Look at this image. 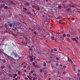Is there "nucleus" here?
I'll use <instances>...</instances> for the list:
<instances>
[{"label": "nucleus", "mask_w": 80, "mask_h": 80, "mask_svg": "<svg viewBox=\"0 0 80 80\" xmlns=\"http://www.w3.org/2000/svg\"><path fill=\"white\" fill-rule=\"evenodd\" d=\"M21 32H22L21 30H18L16 28L13 27L12 29L10 31V32L12 35H17L18 33H19Z\"/></svg>", "instance_id": "obj_1"}, {"label": "nucleus", "mask_w": 80, "mask_h": 80, "mask_svg": "<svg viewBox=\"0 0 80 80\" xmlns=\"http://www.w3.org/2000/svg\"><path fill=\"white\" fill-rule=\"evenodd\" d=\"M12 24L14 25V26H15L17 28H18L19 30H23V29L22 28L21 26H20V25L18 22H14L12 23Z\"/></svg>", "instance_id": "obj_2"}, {"label": "nucleus", "mask_w": 80, "mask_h": 80, "mask_svg": "<svg viewBox=\"0 0 80 80\" xmlns=\"http://www.w3.org/2000/svg\"><path fill=\"white\" fill-rule=\"evenodd\" d=\"M5 25L6 28H7V29H8V28H9V27H12L13 25L11 23H8V24H7V25L5 24Z\"/></svg>", "instance_id": "obj_3"}, {"label": "nucleus", "mask_w": 80, "mask_h": 80, "mask_svg": "<svg viewBox=\"0 0 80 80\" xmlns=\"http://www.w3.org/2000/svg\"><path fill=\"white\" fill-rule=\"evenodd\" d=\"M52 12H53L54 13H52L51 14H52L53 15H55V13L57 12V9L55 8H53L52 9Z\"/></svg>", "instance_id": "obj_4"}, {"label": "nucleus", "mask_w": 80, "mask_h": 80, "mask_svg": "<svg viewBox=\"0 0 80 80\" xmlns=\"http://www.w3.org/2000/svg\"><path fill=\"white\" fill-rule=\"evenodd\" d=\"M12 53H13V55H15V58H18L17 60H18V59H19V56H18V54L17 53H15L14 52H13Z\"/></svg>", "instance_id": "obj_5"}, {"label": "nucleus", "mask_w": 80, "mask_h": 80, "mask_svg": "<svg viewBox=\"0 0 80 80\" xmlns=\"http://www.w3.org/2000/svg\"><path fill=\"white\" fill-rule=\"evenodd\" d=\"M36 28L37 30H38L39 32H42V28H39L38 26H37L36 27Z\"/></svg>", "instance_id": "obj_6"}, {"label": "nucleus", "mask_w": 80, "mask_h": 80, "mask_svg": "<svg viewBox=\"0 0 80 80\" xmlns=\"http://www.w3.org/2000/svg\"><path fill=\"white\" fill-rule=\"evenodd\" d=\"M72 40H73L74 41H75L76 43H79L78 41V40H76V38H72Z\"/></svg>", "instance_id": "obj_7"}, {"label": "nucleus", "mask_w": 80, "mask_h": 80, "mask_svg": "<svg viewBox=\"0 0 80 80\" xmlns=\"http://www.w3.org/2000/svg\"><path fill=\"white\" fill-rule=\"evenodd\" d=\"M67 11H68V12H71V8H69L68 9H66Z\"/></svg>", "instance_id": "obj_8"}, {"label": "nucleus", "mask_w": 80, "mask_h": 80, "mask_svg": "<svg viewBox=\"0 0 80 80\" xmlns=\"http://www.w3.org/2000/svg\"><path fill=\"white\" fill-rule=\"evenodd\" d=\"M24 38L26 41H27V40H29V38L28 37H24Z\"/></svg>", "instance_id": "obj_9"}, {"label": "nucleus", "mask_w": 80, "mask_h": 80, "mask_svg": "<svg viewBox=\"0 0 80 80\" xmlns=\"http://www.w3.org/2000/svg\"><path fill=\"white\" fill-rule=\"evenodd\" d=\"M43 66V67H47V66L46 65V62H44Z\"/></svg>", "instance_id": "obj_10"}, {"label": "nucleus", "mask_w": 80, "mask_h": 80, "mask_svg": "<svg viewBox=\"0 0 80 80\" xmlns=\"http://www.w3.org/2000/svg\"><path fill=\"white\" fill-rule=\"evenodd\" d=\"M26 45H29V44H30V42L27 41L26 42V43H25Z\"/></svg>", "instance_id": "obj_11"}, {"label": "nucleus", "mask_w": 80, "mask_h": 80, "mask_svg": "<svg viewBox=\"0 0 80 80\" xmlns=\"http://www.w3.org/2000/svg\"><path fill=\"white\" fill-rule=\"evenodd\" d=\"M37 1L39 3H41L42 2V1H41V0H37Z\"/></svg>", "instance_id": "obj_12"}, {"label": "nucleus", "mask_w": 80, "mask_h": 80, "mask_svg": "<svg viewBox=\"0 0 80 80\" xmlns=\"http://www.w3.org/2000/svg\"><path fill=\"white\" fill-rule=\"evenodd\" d=\"M6 56L7 57V58H8V59H10V58H12L10 56H9L8 55H7V54L6 55Z\"/></svg>", "instance_id": "obj_13"}, {"label": "nucleus", "mask_w": 80, "mask_h": 80, "mask_svg": "<svg viewBox=\"0 0 80 80\" xmlns=\"http://www.w3.org/2000/svg\"><path fill=\"white\" fill-rule=\"evenodd\" d=\"M56 56L54 54L52 55V58H55Z\"/></svg>", "instance_id": "obj_14"}, {"label": "nucleus", "mask_w": 80, "mask_h": 80, "mask_svg": "<svg viewBox=\"0 0 80 80\" xmlns=\"http://www.w3.org/2000/svg\"><path fill=\"white\" fill-rule=\"evenodd\" d=\"M25 5H26V6H30V4L27 2H26V3Z\"/></svg>", "instance_id": "obj_15"}, {"label": "nucleus", "mask_w": 80, "mask_h": 80, "mask_svg": "<svg viewBox=\"0 0 80 80\" xmlns=\"http://www.w3.org/2000/svg\"><path fill=\"white\" fill-rule=\"evenodd\" d=\"M44 23L46 25H48V22H45Z\"/></svg>", "instance_id": "obj_16"}, {"label": "nucleus", "mask_w": 80, "mask_h": 80, "mask_svg": "<svg viewBox=\"0 0 80 80\" xmlns=\"http://www.w3.org/2000/svg\"><path fill=\"white\" fill-rule=\"evenodd\" d=\"M43 10L41 8V10L40 11V12H41V13H43Z\"/></svg>", "instance_id": "obj_17"}, {"label": "nucleus", "mask_w": 80, "mask_h": 80, "mask_svg": "<svg viewBox=\"0 0 80 80\" xmlns=\"http://www.w3.org/2000/svg\"><path fill=\"white\" fill-rule=\"evenodd\" d=\"M47 56L48 57H50V56H51V54L48 53V55H47Z\"/></svg>", "instance_id": "obj_18"}, {"label": "nucleus", "mask_w": 80, "mask_h": 80, "mask_svg": "<svg viewBox=\"0 0 80 80\" xmlns=\"http://www.w3.org/2000/svg\"><path fill=\"white\" fill-rule=\"evenodd\" d=\"M4 9H5V10L7 9V8H8V6H5V7H4Z\"/></svg>", "instance_id": "obj_19"}, {"label": "nucleus", "mask_w": 80, "mask_h": 80, "mask_svg": "<svg viewBox=\"0 0 80 80\" xmlns=\"http://www.w3.org/2000/svg\"><path fill=\"white\" fill-rule=\"evenodd\" d=\"M5 68V66H2L0 67L1 68H2V69H3L4 68Z\"/></svg>", "instance_id": "obj_20"}, {"label": "nucleus", "mask_w": 80, "mask_h": 80, "mask_svg": "<svg viewBox=\"0 0 80 80\" xmlns=\"http://www.w3.org/2000/svg\"><path fill=\"white\" fill-rule=\"evenodd\" d=\"M9 76L10 77H12V75L11 74H9Z\"/></svg>", "instance_id": "obj_21"}, {"label": "nucleus", "mask_w": 80, "mask_h": 80, "mask_svg": "<svg viewBox=\"0 0 80 80\" xmlns=\"http://www.w3.org/2000/svg\"><path fill=\"white\" fill-rule=\"evenodd\" d=\"M0 53L2 54L3 53V52L2 51V49H0Z\"/></svg>", "instance_id": "obj_22"}, {"label": "nucleus", "mask_w": 80, "mask_h": 80, "mask_svg": "<svg viewBox=\"0 0 80 80\" xmlns=\"http://www.w3.org/2000/svg\"><path fill=\"white\" fill-rule=\"evenodd\" d=\"M67 37H70V35L69 34H67Z\"/></svg>", "instance_id": "obj_23"}, {"label": "nucleus", "mask_w": 80, "mask_h": 80, "mask_svg": "<svg viewBox=\"0 0 80 80\" xmlns=\"http://www.w3.org/2000/svg\"><path fill=\"white\" fill-rule=\"evenodd\" d=\"M62 18V17L60 16L58 18V19H60V18Z\"/></svg>", "instance_id": "obj_24"}, {"label": "nucleus", "mask_w": 80, "mask_h": 80, "mask_svg": "<svg viewBox=\"0 0 80 80\" xmlns=\"http://www.w3.org/2000/svg\"><path fill=\"white\" fill-rule=\"evenodd\" d=\"M32 7L33 8H35V6L34 5H32Z\"/></svg>", "instance_id": "obj_25"}, {"label": "nucleus", "mask_w": 80, "mask_h": 80, "mask_svg": "<svg viewBox=\"0 0 80 80\" xmlns=\"http://www.w3.org/2000/svg\"><path fill=\"white\" fill-rule=\"evenodd\" d=\"M67 78L68 80H71V78H70L69 77H67Z\"/></svg>", "instance_id": "obj_26"}, {"label": "nucleus", "mask_w": 80, "mask_h": 80, "mask_svg": "<svg viewBox=\"0 0 80 80\" xmlns=\"http://www.w3.org/2000/svg\"><path fill=\"white\" fill-rule=\"evenodd\" d=\"M37 10H38V11H39V10H40V8H39V7H38Z\"/></svg>", "instance_id": "obj_27"}, {"label": "nucleus", "mask_w": 80, "mask_h": 80, "mask_svg": "<svg viewBox=\"0 0 80 80\" xmlns=\"http://www.w3.org/2000/svg\"><path fill=\"white\" fill-rule=\"evenodd\" d=\"M54 51L55 52H57V49L55 48L54 49Z\"/></svg>", "instance_id": "obj_28"}, {"label": "nucleus", "mask_w": 80, "mask_h": 80, "mask_svg": "<svg viewBox=\"0 0 80 80\" xmlns=\"http://www.w3.org/2000/svg\"><path fill=\"white\" fill-rule=\"evenodd\" d=\"M27 13L28 15H31V12H28Z\"/></svg>", "instance_id": "obj_29"}, {"label": "nucleus", "mask_w": 80, "mask_h": 80, "mask_svg": "<svg viewBox=\"0 0 80 80\" xmlns=\"http://www.w3.org/2000/svg\"><path fill=\"white\" fill-rule=\"evenodd\" d=\"M30 61H31V62H33V58H32L31 59Z\"/></svg>", "instance_id": "obj_30"}, {"label": "nucleus", "mask_w": 80, "mask_h": 80, "mask_svg": "<svg viewBox=\"0 0 80 80\" xmlns=\"http://www.w3.org/2000/svg\"><path fill=\"white\" fill-rule=\"evenodd\" d=\"M56 60H59V58L58 57H56Z\"/></svg>", "instance_id": "obj_31"}, {"label": "nucleus", "mask_w": 80, "mask_h": 80, "mask_svg": "<svg viewBox=\"0 0 80 80\" xmlns=\"http://www.w3.org/2000/svg\"><path fill=\"white\" fill-rule=\"evenodd\" d=\"M2 62H3V63H5V62H6V61L5 60H3L2 61Z\"/></svg>", "instance_id": "obj_32"}, {"label": "nucleus", "mask_w": 80, "mask_h": 80, "mask_svg": "<svg viewBox=\"0 0 80 80\" xmlns=\"http://www.w3.org/2000/svg\"><path fill=\"white\" fill-rule=\"evenodd\" d=\"M51 40H54V37H52V38Z\"/></svg>", "instance_id": "obj_33"}, {"label": "nucleus", "mask_w": 80, "mask_h": 80, "mask_svg": "<svg viewBox=\"0 0 80 80\" xmlns=\"http://www.w3.org/2000/svg\"><path fill=\"white\" fill-rule=\"evenodd\" d=\"M29 58H30L31 59L32 58V57H33V56H29Z\"/></svg>", "instance_id": "obj_34"}, {"label": "nucleus", "mask_w": 80, "mask_h": 80, "mask_svg": "<svg viewBox=\"0 0 80 80\" xmlns=\"http://www.w3.org/2000/svg\"><path fill=\"white\" fill-rule=\"evenodd\" d=\"M23 9L24 10H27V9L26 8H23Z\"/></svg>", "instance_id": "obj_35"}, {"label": "nucleus", "mask_w": 80, "mask_h": 80, "mask_svg": "<svg viewBox=\"0 0 80 80\" xmlns=\"http://www.w3.org/2000/svg\"><path fill=\"white\" fill-rule=\"evenodd\" d=\"M60 40H63V38H62V37H60Z\"/></svg>", "instance_id": "obj_36"}, {"label": "nucleus", "mask_w": 80, "mask_h": 80, "mask_svg": "<svg viewBox=\"0 0 80 80\" xmlns=\"http://www.w3.org/2000/svg\"><path fill=\"white\" fill-rule=\"evenodd\" d=\"M63 68H67V66H63Z\"/></svg>", "instance_id": "obj_37"}, {"label": "nucleus", "mask_w": 80, "mask_h": 80, "mask_svg": "<svg viewBox=\"0 0 80 80\" xmlns=\"http://www.w3.org/2000/svg\"><path fill=\"white\" fill-rule=\"evenodd\" d=\"M32 65L33 66H35V63L34 62H33Z\"/></svg>", "instance_id": "obj_38"}, {"label": "nucleus", "mask_w": 80, "mask_h": 80, "mask_svg": "<svg viewBox=\"0 0 80 80\" xmlns=\"http://www.w3.org/2000/svg\"><path fill=\"white\" fill-rule=\"evenodd\" d=\"M57 73L58 74V75H59V73H60V72L58 71H57Z\"/></svg>", "instance_id": "obj_39"}, {"label": "nucleus", "mask_w": 80, "mask_h": 80, "mask_svg": "<svg viewBox=\"0 0 80 80\" xmlns=\"http://www.w3.org/2000/svg\"><path fill=\"white\" fill-rule=\"evenodd\" d=\"M12 5H16V4L14 2H12Z\"/></svg>", "instance_id": "obj_40"}, {"label": "nucleus", "mask_w": 80, "mask_h": 80, "mask_svg": "<svg viewBox=\"0 0 80 80\" xmlns=\"http://www.w3.org/2000/svg\"><path fill=\"white\" fill-rule=\"evenodd\" d=\"M34 35H37V32H34Z\"/></svg>", "instance_id": "obj_41"}, {"label": "nucleus", "mask_w": 80, "mask_h": 80, "mask_svg": "<svg viewBox=\"0 0 80 80\" xmlns=\"http://www.w3.org/2000/svg\"><path fill=\"white\" fill-rule=\"evenodd\" d=\"M63 37H66V35H65V34H63Z\"/></svg>", "instance_id": "obj_42"}, {"label": "nucleus", "mask_w": 80, "mask_h": 80, "mask_svg": "<svg viewBox=\"0 0 80 80\" xmlns=\"http://www.w3.org/2000/svg\"><path fill=\"white\" fill-rule=\"evenodd\" d=\"M48 63H51V61L50 60H49V61H48Z\"/></svg>", "instance_id": "obj_43"}, {"label": "nucleus", "mask_w": 80, "mask_h": 80, "mask_svg": "<svg viewBox=\"0 0 80 80\" xmlns=\"http://www.w3.org/2000/svg\"><path fill=\"white\" fill-rule=\"evenodd\" d=\"M73 70V71H74V72H75V71H76V69L75 68H74Z\"/></svg>", "instance_id": "obj_44"}, {"label": "nucleus", "mask_w": 80, "mask_h": 80, "mask_svg": "<svg viewBox=\"0 0 80 80\" xmlns=\"http://www.w3.org/2000/svg\"><path fill=\"white\" fill-rule=\"evenodd\" d=\"M58 8H62V6H59Z\"/></svg>", "instance_id": "obj_45"}, {"label": "nucleus", "mask_w": 80, "mask_h": 80, "mask_svg": "<svg viewBox=\"0 0 80 80\" xmlns=\"http://www.w3.org/2000/svg\"><path fill=\"white\" fill-rule=\"evenodd\" d=\"M33 76H35L36 75V74H35V73H33Z\"/></svg>", "instance_id": "obj_46"}, {"label": "nucleus", "mask_w": 80, "mask_h": 80, "mask_svg": "<svg viewBox=\"0 0 80 80\" xmlns=\"http://www.w3.org/2000/svg\"><path fill=\"white\" fill-rule=\"evenodd\" d=\"M2 31H0V35H2Z\"/></svg>", "instance_id": "obj_47"}, {"label": "nucleus", "mask_w": 80, "mask_h": 80, "mask_svg": "<svg viewBox=\"0 0 80 80\" xmlns=\"http://www.w3.org/2000/svg\"><path fill=\"white\" fill-rule=\"evenodd\" d=\"M27 77H28V78H29V79H30V78L29 76L27 75Z\"/></svg>", "instance_id": "obj_48"}, {"label": "nucleus", "mask_w": 80, "mask_h": 80, "mask_svg": "<svg viewBox=\"0 0 80 80\" xmlns=\"http://www.w3.org/2000/svg\"><path fill=\"white\" fill-rule=\"evenodd\" d=\"M61 24H63V25H65V22H63V23H61Z\"/></svg>", "instance_id": "obj_49"}, {"label": "nucleus", "mask_w": 80, "mask_h": 80, "mask_svg": "<svg viewBox=\"0 0 80 80\" xmlns=\"http://www.w3.org/2000/svg\"><path fill=\"white\" fill-rule=\"evenodd\" d=\"M23 77H25V74H23Z\"/></svg>", "instance_id": "obj_50"}, {"label": "nucleus", "mask_w": 80, "mask_h": 80, "mask_svg": "<svg viewBox=\"0 0 80 80\" xmlns=\"http://www.w3.org/2000/svg\"><path fill=\"white\" fill-rule=\"evenodd\" d=\"M23 17L24 18H26V17H27V16H25V15H24Z\"/></svg>", "instance_id": "obj_51"}, {"label": "nucleus", "mask_w": 80, "mask_h": 80, "mask_svg": "<svg viewBox=\"0 0 80 80\" xmlns=\"http://www.w3.org/2000/svg\"><path fill=\"white\" fill-rule=\"evenodd\" d=\"M65 73H67V72H63L62 73V74H65Z\"/></svg>", "instance_id": "obj_52"}, {"label": "nucleus", "mask_w": 80, "mask_h": 80, "mask_svg": "<svg viewBox=\"0 0 80 80\" xmlns=\"http://www.w3.org/2000/svg\"><path fill=\"white\" fill-rule=\"evenodd\" d=\"M32 2H35L36 0H31Z\"/></svg>", "instance_id": "obj_53"}, {"label": "nucleus", "mask_w": 80, "mask_h": 80, "mask_svg": "<svg viewBox=\"0 0 80 80\" xmlns=\"http://www.w3.org/2000/svg\"><path fill=\"white\" fill-rule=\"evenodd\" d=\"M13 78H16V77H15V76H13Z\"/></svg>", "instance_id": "obj_54"}, {"label": "nucleus", "mask_w": 80, "mask_h": 80, "mask_svg": "<svg viewBox=\"0 0 80 80\" xmlns=\"http://www.w3.org/2000/svg\"><path fill=\"white\" fill-rule=\"evenodd\" d=\"M78 71L79 73H80V70H79V69L78 70Z\"/></svg>", "instance_id": "obj_55"}, {"label": "nucleus", "mask_w": 80, "mask_h": 80, "mask_svg": "<svg viewBox=\"0 0 80 80\" xmlns=\"http://www.w3.org/2000/svg\"><path fill=\"white\" fill-rule=\"evenodd\" d=\"M25 79H26V80H28V78H27V77H25Z\"/></svg>", "instance_id": "obj_56"}, {"label": "nucleus", "mask_w": 80, "mask_h": 80, "mask_svg": "<svg viewBox=\"0 0 80 80\" xmlns=\"http://www.w3.org/2000/svg\"><path fill=\"white\" fill-rule=\"evenodd\" d=\"M41 9H45V8H44V7H42V8H41Z\"/></svg>", "instance_id": "obj_57"}, {"label": "nucleus", "mask_w": 80, "mask_h": 80, "mask_svg": "<svg viewBox=\"0 0 80 80\" xmlns=\"http://www.w3.org/2000/svg\"><path fill=\"white\" fill-rule=\"evenodd\" d=\"M14 75H15V76H16V77H17V76H18L17 74H14Z\"/></svg>", "instance_id": "obj_58"}, {"label": "nucleus", "mask_w": 80, "mask_h": 80, "mask_svg": "<svg viewBox=\"0 0 80 80\" xmlns=\"http://www.w3.org/2000/svg\"><path fill=\"white\" fill-rule=\"evenodd\" d=\"M40 72H42V69H41L40 70Z\"/></svg>", "instance_id": "obj_59"}, {"label": "nucleus", "mask_w": 80, "mask_h": 80, "mask_svg": "<svg viewBox=\"0 0 80 80\" xmlns=\"http://www.w3.org/2000/svg\"><path fill=\"white\" fill-rule=\"evenodd\" d=\"M74 78H75V80H77V77H76V76H75V77H74Z\"/></svg>", "instance_id": "obj_60"}, {"label": "nucleus", "mask_w": 80, "mask_h": 80, "mask_svg": "<svg viewBox=\"0 0 80 80\" xmlns=\"http://www.w3.org/2000/svg\"><path fill=\"white\" fill-rule=\"evenodd\" d=\"M23 68H27V66H24Z\"/></svg>", "instance_id": "obj_61"}, {"label": "nucleus", "mask_w": 80, "mask_h": 80, "mask_svg": "<svg viewBox=\"0 0 80 80\" xmlns=\"http://www.w3.org/2000/svg\"><path fill=\"white\" fill-rule=\"evenodd\" d=\"M17 78H18V79H20V77H18Z\"/></svg>", "instance_id": "obj_62"}, {"label": "nucleus", "mask_w": 80, "mask_h": 80, "mask_svg": "<svg viewBox=\"0 0 80 80\" xmlns=\"http://www.w3.org/2000/svg\"><path fill=\"white\" fill-rule=\"evenodd\" d=\"M31 73H33V71H31Z\"/></svg>", "instance_id": "obj_63"}, {"label": "nucleus", "mask_w": 80, "mask_h": 80, "mask_svg": "<svg viewBox=\"0 0 80 80\" xmlns=\"http://www.w3.org/2000/svg\"><path fill=\"white\" fill-rule=\"evenodd\" d=\"M36 79V78H34L32 80H35Z\"/></svg>", "instance_id": "obj_64"}]
</instances>
